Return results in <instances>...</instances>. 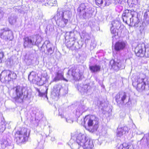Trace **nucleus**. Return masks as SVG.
<instances>
[{
	"label": "nucleus",
	"instance_id": "20e7f679",
	"mask_svg": "<svg viewBox=\"0 0 149 149\" xmlns=\"http://www.w3.org/2000/svg\"><path fill=\"white\" fill-rule=\"evenodd\" d=\"M136 80V89L139 92H141L145 89L146 85V80L145 75L143 74H140L137 76ZM136 84V82H133V85L134 86Z\"/></svg>",
	"mask_w": 149,
	"mask_h": 149
},
{
	"label": "nucleus",
	"instance_id": "a878e982",
	"mask_svg": "<svg viewBox=\"0 0 149 149\" xmlns=\"http://www.w3.org/2000/svg\"><path fill=\"white\" fill-rule=\"evenodd\" d=\"M117 63L114 60H111L110 61V64L111 65V67L112 68H113V66L112 65H114V66H117V64H115V63Z\"/></svg>",
	"mask_w": 149,
	"mask_h": 149
},
{
	"label": "nucleus",
	"instance_id": "c85d7f7f",
	"mask_svg": "<svg viewBox=\"0 0 149 149\" xmlns=\"http://www.w3.org/2000/svg\"><path fill=\"white\" fill-rule=\"evenodd\" d=\"M4 53L2 52H0V63L1 62L2 59L4 56Z\"/></svg>",
	"mask_w": 149,
	"mask_h": 149
},
{
	"label": "nucleus",
	"instance_id": "a19ab883",
	"mask_svg": "<svg viewBox=\"0 0 149 149\" xmlns=\"http://www.w3.org/2000/svg\"><path fill=\"white\" fill-rule=\"evenodd\" d=\"M60 114V112H59V114Z\"/></svg>",
	"mask_w": 149,
	"mask_h": 149
},
{
	"label": "nucleus",
	"instance_id": "37998d69",
	"mask_svg": "<svg viewBox=\"0 0 149 149\" xmlns=\"http://www.w3.org/2000/svg\"><path fill=\"white\" fill-rule=\"evenodd\" d=\"M63 17H64V15H63Z\"/></svg>",
	"mask_w": 149,
	"mask_h": 149
},
{
	"label": "nucleus",
	"instance_id": "aec40b11",
	"mask_svg": "<svg viewBox=\"0 0 149 149\" xmlns=\"http://www.w3.org/2000/svg\"><path fill=\"white\" fill-rule=\"evenodd\" d=\"M62 80H65L63 77V75L61 73H57L52 81L53 82H56Z\"/></svg>",
	"mask_w": 149,
	"mask_h": 149
},
{
	"label": "nucleus",
	"instance_id": "f03ea898",
	"mask_svg": "<svg viewBox=\"0 0 149 149\" xmlns=\"http://www.w3.org/2000/svg\"><path fill=\"white\" fill-rule=\"evenodd\" d=\"M77 143L80 146L78 149H80L81 148L82 149H93L94 147L92 140L85 135L81 133L78 135L76 138V143L74 142V143H72V146L70 145L72 149H75L73 146Z\"/></svg>",
	"mask_w": 149,
	"mask_h": 149
},
{
	"label": "nucleus",
	"instance_id": "393cba45",
	"mask_svg": "<svg viewBox=\"0 0 149 149\" xmlns=\"http://www.w3.org/2000/svg\"><path fill=\"white\" fill-rule=\"evenodd\" d=\"M95 1L96 3L98 4H102L103 3H104V4L105 3V1L103 0H95Z\"/></svg>",
	"mask_w": 149,
	"mask_h": 149
},
{
	"label": "nucleus",
	"instance_id": "f257e3e1",
	"mask_svg": "<svg viewBox=\"0 0 149 149\" xmlns=\"http://www.w3.org/2000/svg\"><path fill=\"white\" fill-rule=\"evenodd\" d=\"M30 132L25 127H20L14 132L13 135L14 141L18 145L25 144L28 141Z\"/></svg>",
	"mask_w": 149,
	"mask_h": 149
},
{
	"label": "nucleus",
	"instance_id": "9b49d317",
	"mask_svg": "<svg viewBox=\"0 0 149 149\" xmlns=\"http://www.w3.org/2000/svg\"><path fill=\"white\" fill-rule=\"evenodd\" d=\"M127 97L126 93L124 92L119 93L117 94L115 97L116 102L118 103H125V100Z\"/></svg>",
	"mask_w": 149,
	"mask_h": 149
},
{
	"label": "nucleus",
	"instance_id": "39448f33",
	"mask_svg": "<svg viewBox=\"0 0 149 149\" xmlns=\"http://www.w3.org/2000/svg\"><path fill=\"white\" fill-rule=\"evenodd\" d=\"M28 78L31 83L35 84L39 86L43 85L42 78L38 76L36 72L32 71L29 74Z\"/></svg>",
	"mask_w": 149,
	"mask_h": 149
},
{
	"label": "nucleus",
	"instance_id": "f3484780",
	"mask_svg": "<svg viewBox=\"0 0 149 149\" xmlns=\"http://www.w3.org/2000/svg\"><path fill=\"white\" fill-rule=\"evenodd\" d=\"M119 24L118 22L117 21H113L112 22L111 24L112 26L111 28V33L113 34V36H112L113 37L114 36H115L116 35H117V30L116 28H113V27H116L117 26L116 25L117 24Z\"/></svg>",
	"mask_w": 149,
	"mask_h": 149
},
{
	"label": "nucleus",
	"instance_id": "bb28decb",
	"mask_svg": "<svg viewBox=\"0 0 149 149\" xmlns=\"http://www.w3.org/2000/svg\"><path fill=\"white\" fill-rule=\"evenodd\" d=\"M47 52L48 54L50 55L53 53V50L52 48L50 47L47 49Z\"/></svg>",
	"mask_w": 149,
	"mask_h": 149
},
{
	"label": "nucleus",
	"instance_id": "1a4fd4ad",
	"mask_svg": "<svg viewBox=\"0 0 149 149\" xmlns=\"http://www.w3.org/2000/svg\"><path fill=\"white\" fill-rule=\"evenodd\" d=\"M132 18H130V25L137 27L139 22V19L137 17V13L134 10L131 11Z\"/></svg>",
	"mask_w": 149,
	"mask_h": 149
},
{
	"label": "nucleus",
	"instance_id": "9d476101",
	"mask_svg": "<svg viewBox=\"0 0 149 149\" xmlns=\"http://www.w3.org/2000/svg\"><path fill=\"white\" fill-rule=\"evenodd\" d=\"M145 48L144 44L138 45L135 49L136 56L138 57H143L145 55Z\"/></svg>",
	"mask_w": 149,
	"mask_h": 149
},
{
	"label": "nucleus",
	"instance_id": "7c9ffc66",
	"mask_svg": "<svg viewBox=\"0 0 149 149\" xmlns=\"http://www.w3.org/2000/svg\"><path fill=\"white\" fill-rule=\"evenodd\" d=\"M72 138H73V137H72V138L70 140V141H69V143H71V142L73 141V139Z\"/></svg>",
	"mask_w": 149,
	"mask_h": 149
},
{
	"label": "nucleus",
	"instance_id": "c9c22d12",
	"mask_svg": "<svg viewBox=\"0 0 149 149\" xmlns=\"http://www.w3.org/2000/svg\"><path fill=\"white\" fill-rule=\"evenodd\" d=\"M41 0H35V1H40Z\"/></svg>",
	"mask_w": 149,
	"mask_h": 149
},
{
	"label": "nucleus",
	"instance_id": "e433bc0d",
	"mask_svg": "<svg viewBox=\"0 0 149 149\" xmlns=\"http://www.w3.org/2000/svg\"><path fill=\"white\" fill-rule=\"evenodd\" d=\"M65 21H66H66H68V20L67 19H66Z\"/></svg>",
	"mask_w": 149,
	"mask_h": 149
},
{
	"label": "nucleus",
	"instance_id": "ea45409f",
	"mask_svg": "<svg viewBox=\"0 0 149 149\" xmlns=\"http://www.w3.org/2000/svg\"><path fill=\"white\" fill-rule=\"evenodd\" d=\"M60 116H61L62 115V114H61L60 115Z\"/></svg>",
	"mask_w": 149,
	"mask_h": 149
},
{
	"label": "nucleus",
	"instance_id": "cd10ccee",
	"mask_svg": "<svg viewBox=\"0 0 149 149\" xmlns=\"http://www.w3.org/2000/svg\"><path fill=\"white\" fill-rule=\"evenodd\" d=\"M6 31H3L0 33V37L1 38H3L5 37V36L3 35L4 34H5Z\"/></svg>",
	"mask_w": 149,
	"mask_h": 149
},
{
	"label": "nucleus",
	"instance_id": "2f4dec72",
	"mask_svg": "<svg viewBox=\"0 0 149 149\" xmlns=\"http://www.w3.org/2000/svg\"><path fill=\"white\" fill-rule=\"evenodd\" d=\"M3 131H4V129H2V128H0V132H3Z\"/></svg>",
	"mask_w": 149,
	"mask_h": 149
},
{
	"label": "nucleus",
	"instance_id": "2eb2a0df",
	"mask_svg": "<svg viewBox=\"0 0 149 149\" xmlns=\"http://www.w3.org/2000/svg\"><path fill=\"white\" fill-rule=\"evenodd\" d=\"M87 108L84 105H80L79 106L76 111V115L77 116H80L83 112L86 111Z\"/></svg>",
	"mask_w": 149,
	"mask_h": 149
},
{
	"label": "nucleus",
	"instance_id": "473e14b6",
	"mask_svg": "<svg viewBox=\"0 0 149 149\" xmlns=\"http://www.w3.org/2000/svg\"><path fill=\"white\" fill-rule=\"evenodd\" d=\"M122 131L123 132L124 131V133H125V134L126 133H127L128 132V131H125L124 130H122Z\"/></svg>",
	"mask_w": 149,
	"mask_h": 149
},
{
	"label": "nucleus",
	"instance_id": "423d86ee",
	"mask_svg": "<svg viewBox=\"0 0 149 149\" xmlns=\"http://www.w3.org/2000/svg\"><path fill=\"white\" fill-rule=\"evenodd\" d=\"M0 77L3 79L4 81H8L16 79L17 75L15 73L10 70H4L1 72Z\"/></svg>",
	"mask_w": 149,
	"mask_h": 149
},
{
	"label": "nucleus",
	"instance_id": "a211bd4d",
	"mask_svg": "<svg viewBox=\"0 0 149 149\" xmlns=\"http://www.w3.org/2000/svg\"><path fill=\"white\" fill-rule=\"evenodd\" d=\"M133 10H126L123 13L122 15V19L124 22L127 23V19L131 15V11Z\"/></svg>",
	"mask_w": 149,
	"mask_h": 149
},
{
	"label": "nucleus",
	"instance_id": "6ab92c4d",
	"mask_svg": "<svg viewBox=\"0 0 149 149\" xmlns=\"http://www.w3.org/2000/svg\"><path fill=\"white\" fill-rule=\"evenodd\" d=\"M89 69L92 72L97 73L100 71L101 66L97 65H89Z\"/></svg>",
	"mask_w": 149,
	"mask_h": 149
},
{
	"label": "nucleus",
	"instance_id": "b1692460",
	"mask_svg": "<svg viewBox=\"0 0 149 149\" xmlns=\"http://www.w3.org/2000/svg\"><path fill=\"white\" fill-rule=\"evenodd\" d=\"M144 56L147 57H149V48H145Z\"/></svg>",
	"mask_w": 149,
	"mask_h": 149
},
{
	"label": "nucleus",
	"instance_id": "f8f14e48",
	"mask_svg": "<svg viewBox=\"0 0 149 149\" xmlns=\"http://www.w3.org/2000/svg\"><path fill=\"white\" fill-rule=\"evenodd\" d=\"M126 43L124 41H119L116 43L115 49L117 51H119L123 49L126 46Z\"/></svg>",
	"mask_w": 149,
	"mask_h": 149
},
{
	"label": "nucleus",
	"instance_id": "4468645a",
	"mask_svg": "<svg viewBox=\"0 0 149 149\" xmlns=\"http://www.w3.org/2000/svg\"><path fill=\"white\" fill-rule=\"evenodd\" d=\"M124 130L125 131H128L129 130L126 126H124L118 128L117 129V136L118 137H121L125 134L124 133V131L123 132L122 130Z\"/></svg>",
	"mask_w": 149,
	"mask_h": 149
},
{
	"label": "nucleus",
	"instance_id": "dca6fc26",
	"mask_svg": "<svg viewBox=\"0 0 149 149\" xmlns=\"http://www.w3.org/2000/svg\"><path fill=\"white\" fill-rule=\"evenodd\" d=\"M23 39L24 40L23 45L24 48L30 47L31 45H33V42L31 39L29 38V37H26L24 38Z\"/></svg>",
	"mask_w": 149,
	"mask_h": 149
},
{
	"label": "nucleus",
	"instance_id": "f704fd0d",
	"mask_svg": "<svg viewBox=\"0 0 149 149\" xmlns=\"http://www.w3.org/2000/svg\"><path fill=\"white\" fill-rule=\"evenodd\" d=\"M4 142H2L1 143V145H3L4 144Z\"/></svg>",
	"mask_w": 149,
	"mask_h": 149
},
{
	"label": "nucleus",
	"instance_id": "412c9836",
	"mask_svg": "<svg viewBox=\"0 0 149 149\" xmlns=\"http://www.w3.org/2000/svg\"><path fill=\"white\" fill-rule=\"evenodd\" d=\"M60 89L58 86L54 87L52 91V94L55 96H58L59 94Z\"/></svg>",
	"mask_w": 149,
	"mask_h": 149
},
{
	"label": "nucleus",
	"instance_id": "c756f323",
	"mask_svg": "<svg viewBox=\"0 0 149 149\" xmlns=\"http://www.w3.org/2000/svg\"><path fill=\"white\" fill-rule=\"evenodd\" d=\"M66 120L67 122L70 123H72L73 122V120L71 119H68L67 118L66 119Z\"/></svg>",
	"mask_w": 149,
	"mask_h": 149
},
{
	"label": "nucleus",
	"instance_id": "6e6552de",
	"mask_svg": "<svg viewBox=\"0 0 149 149\" xmlns=\"http://www.w3.org/2000/svg\"><path fill=\"white\" fill-rule=\"evenodd\" d=\"M74 68H70L68 71V74L72 75L75 80H79L81 79L83 76V72L82 71L80 72H75Z\"/></svg>",
	"mask_w": 149,
	"mask_h": 149
},
{
	"label": "nucleus",
	"instance_id": "4c0bfd02",
	"mask_svg": "<svg viewBox=\"0 0 149 149\" xmlns=\"http://www.w3.org/2000/svg\"><path fill=\"white\" fill-rule=\"evenodd\" d=\"M65 81H68L66 79Z\"/></svg>",
	"mask_w": 149,
	"mask_h": 149
},
{
	"label": "nucleus",
	"instance_id": "7ed1b4c3",
	"mask_svg": "<svg viewBox=\"0 0 149 149\" xmlns=\"http://www.w3.org/2000/svg\"><path fill=\"white\" fill-rule=\"evenodd\" d=\"M98 118L94 115H87L84 118V126L87 130L93 132L98 127Z\"/></svg>",
	"mask_w": 149,
	"mask_h": 149
},
{
	"label": "nucleus",
	"instance_id": "72a5a7b5",
	"mask_svg": "<svg viewBox=\"0 0 149 149\" xmlns=\"http://www.w3.org/2000/svg\"><path fill=\"white\" fill-rule=\"evenodd\" d=\"M120 0H118L117 1V2H116V3H120V2H120Z\"/></svg>",
	"mask_w": 149,
	"mask_h": 149
},
{
	"label": "nucleus",
	"instance_id": "58836bf2",
	"mask_svg": "<svg viewBox=\"0 0 149 149\" xmlns=\"http://www.w3.org/2000/svg\"><path fill=\"white\" fill-rule=\"evenodd\" d=\"M80 8H81V7H80V8L79 9H80V10H81V9Z\"/></svg>",
	"mask_w": 149,
	"mask_h": 149
},
{
	"label": "nucleus",
	"instance_id": "ddd939ff",
	"mask_svg": "<svg viewBox=\"0 0 149 149\" xmlns=\"http://www.w3.org/2000/svg\"><path fill=\"white\" fill-rule=\"evenodd\" d=\"M78 90L81 93H87L90 91L91 87L87 84H80L78 87Z\"/></svg>",
	"mask_w": 149,
	"mask_h": 149
},
{
	"label": "nucleus",
	"instance_id": "4be33fe9",
	"mask_svg": "<svg viewBox=\"0 0 149 149\" xmlns=\"http://www.w3.org/2000/svg\"><path fill=\"white\" fill-rule=\"evenodd\" d=\"M129 146L126 143H124L120 145L118 149H129Z\"/></svg>",
	"mask_w": 149,
	"mask_h": 149
},
{
	"label": "nucleus",
	"instance_id": "5701e85b",
	"mask_svg": "<svg viewBox=\"0 0 149 149\" xmlns=\"http://www.w3.org/2000/svg\"><path fill=\"white\" fill-rule=\"evenodd\" d=\"M116 63H115V64H117V66H115L114 65H112L113 69L115 70H118L120 69L121 68V63L120 62H117Z\"/></svg>",
	"mask_w": 149,
	"mask_h": 149
},
{
	"label": "nucleus",
	"instance_id": "79ce46f5",
	"mask_svg": "<svg viewBox=\"0 0 149 149\" xmlns=\"http://www.w3.org/2000/svg\"><path fill=\"white\" fill-rule=\"evenodd\" d=\"M91 46H92V43H91Z\"/></svg>",
	"mask_w": 149,
	"mask_h": 149
},
{
	"label": "nucleus",
	"instance_id": "0eeeda50",
	"mask_svg": "<svg viewBox=\"0 0 149 149\" xmlns=\"http://www.w3.org/2000/svg\"><path fill=\"white\" fill-rule=\"evenodd\" d=\"M24 88V87L21 86L19 85H17L13 88L15 90L16 96L14 97V99L16 101H18L19 100L23 101L24 95L23 94V90Z\"/></svg>",
	"mask_w": 149,
	"mask_h": 149
}]
</instances>
